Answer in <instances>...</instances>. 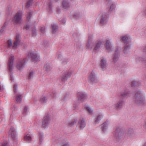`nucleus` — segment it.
Returning a JSON list of instances; mask_svg holds the SVG:
<instances>
[{
  "mask_svg": "<svg viewBox=\"0 0 146 146\" xmlns=\"http://www.w3.org/2000/svg\"><path fill=\"white\" fill-rule=\"evenodd\" d=\"M131 87H135L139 85L140 82L135 81H133L131 82Z\"/></svg>",
  "mask_w": 146,
  "mask_h": 146,
  "instance_id": "25",
  "label": "nucleus"
},
{
  "mask_svg": "<svg viewBox=\"0 0 146 146\" xmlns=\"http://www.w3.org/2000/svg\"><path fill=\"white\" fill-rule=\"evenodd\" d=\"M11 136L13 139H15L16 136L15 129L13 127H11L10 130Z\"/></svg>",
  "mask_w": 146,
  "mask_h": 146,
  "instance_id": "20",
  "label": "nucleus"
},
{
  "mask_svg": "<svg viewBox=\"0 0 146 146\" xmlns=\"http://www.w3.org/2000/svg\"><path fill=\"white\" fill-rule=\"evenodd\" d=\"M20 36L19 34L17 35L15 38V41L20 42Z\"/></svg>",
  "mask_w": 146,
  "mask_h": 146,
  "instance_id": "48",
  "label": "nucleus"
},
{
  "mask_svg": "<svg viewBox=\"0 0 146 146\" xmlns=\"http://www.w3.org/2000/svg\"><path fill=\"white\" fill-rule=\"evenodd\" d=\"M30 56L32 62L36 63L40 60V57L35 52H31L30 53Z\"/></svg>",
  "mask_w": 146,
  "mask_h": 146,
  "instance_id": "9",
  "label": "nucleus"
},
{
  "mask_svg": "<svg viewBox=\"0 0 146 146\" xmlns=\"http://www.w3.org/2000/svg\"><path fill=\"white\" fill-rule=\"evenodd\" d=\"M142 146H146V143H145Z\"/></svg>",
  "mask_w": 146,
  "mask_h": 146,
  "instance_id": "62",
  "label": "nucleus"
},
{
  "mask_svg": "<svg viewBox=\"0 0 146 146\" xmlns=\"http://www.w3.org/2000/svg\"><path fill=\"white\" fill-rule=\"evenodd\" d=\"M49 8L50 11L52 10V6L50 4L49 5Z\"/></svg>",
  "mask_w": 146,
  "mask_h": 146,
  "instance_id": "58",
  "label": "nucleus"
},
{
  "mask_svg": "<svg viewBox=\"0 0 146 146\" xmlns=\"http://www.w3.org/2000/svg\"><path fill=\"white\" fill-rule=\"evenodd\" d=\"M60 21L62 24H64L65 23L66 21L65 19H62Z\"/></svg>",
  "mask_w": 146,
  "mask_h": 146,
  "instance_id": "54",
  "label": "nucleus"
},
{
  "mask_svg": "<svg viewBox=\"0 0 146 146\" xmlns=\"http://www.w3.org/2000/svg\"><path fill=\"white\" fill-rule=\"evenodd\" d=\"M93 44H91L89 43V40H88V43L86 44V48L88 49H92L93 48Z\"/></svg>",
  "mask_w": 146,
  "mask_h": 146,
  "instance_id": "37",
  "label": "nucleus"
},
{
  "mask_svg": "<svg viewBox=\"0 0 146 146\" xmlns=\"http://www.w3.org/2000/svg\"><path fill=\"white\" fill-rule=\"evenodd\" d=\"M117 67H119L120 68H121L125 67V65L121 62H118V65H116Z\"/></svg>",
  "mask_w": 146,
  "mask_h": 146,
  "instance_id": "41",
  "label": "nucleus"
},
{
  "mask_svg": "<svg viewBox=\"0 0 146 146\" xmlns=\"http://www.w3.org/2000/svg\"><path fill=\"white\" fill-rule=\"evenodd\" d=\"M7 24L6 23H4L3 26L2 27L1 29L0 30V34L2 33L4 31L6 27Z\"/></svg>",
  "mask_w": 146,
  "mask_h": 146,
  "instance_id": "35",
  "label": "nucleus"
},
{
  "mask_svg": "<svg viewBox=\"0 0 146 146\" xmlns=\"http://www.w3.org/2000/svg\"><path fill=\"white\" fill-rule=\"evenodd\" d=\"M19 42L17 41H15L14 42L13 45V48H16L17 47L18 43Z\"/></svg>",
  "mask_w": 146,
  "mask_h": 146,
  "instance_id": "47",
  "label": "nucleus"
},
{
  "mask_svg": "<svg viewBox=\"0 0 146 146\" xmlns=\"http://www.w3.org/2000/svg\"><path fill=\"white\" fill-rule=\"evenodd\" d=\"M72 73L71 71H66L63 72L62 75L61 76V80L62 82H64L67 80L69 78Z\"/></svg>",
  "mask_w": 146,
  "mask_h": 146,
  "instance_id": "6",
  "label": "nucleus"
},
{
  "mask_svg": "<svg viewBox=\"0 0 146 146\" xmlns=\"http://www.w3.org/2000/svg\"><path fill=\"white\" fill-rule=\"evenodd\" d=\"M56 57L59 59L61 60L62 58V55L61 53L60 52H58L56 55Z\"/></svg>",
  "mask_w": 146,
  "mask_h": 146,
  "instance_id": "43",
  "label": "nucleus"
},
{
  "mask_svg": "<svg viewBox=\"0 0 146 146\" xmlns=\"http://www.w3.org/2000/svg\"><path fill=\"white\" fill-rule=\"evenodd\" d=\"M11 81H13V78L11 76Z\"/></svg>",
  "mask_w": 146,
  "mask_h": 146,
  "instance_id": "61",
  "label": "nucleus"
},
{
  "mask_svg": "<svg viewBox=\"0 0 146 146\" xmlns=\"http://www.w3.org/2000/svg\"><path fill=\"white\" fill-rule=\"evenodd\" d=\"M131 92L127 89L122 90L119 96V100L111 107L117 110L122 109L125 104V101L123 99L127 98L130 96Z\"/></svg>",
  "mask_w": 146,
  "mask_h": 146,
  "instance_id": "1",
  "label": "nucleus"
},
{
  "mask_svg": "<svg viewBox=\"0 0 146 146\" xmlns=\"http://www.w3.org/2000/svg\"><path fill=\"white\" fill-rule=\"evenodd\" d=\"M9 143L7 142H6L2 143L0 146H9Z\"/></svg>",
  "mask_w": 146,
  "mask_h": 146,
  "instance_id": "49",
  "label": "nucleus"
},
{
  "mask_svg": "<svg viewBox=\"0 0 146 146\" xmlns=\"http://www.w3.org/2000/svg\"><path fill=\"white\" fill-rule=\"evenodd\" d=\"M142 16L146 17V10L141 12Z\"/></svg>",
  "mask_w": 146,
  "mask_h": 146,
  "instance_id": "53",
  "label": "nucleus"
},
{
  "mask_svg": "<svg viewBox=\"0 0 146 146\" xmlns=\"http://www.w3.org/2000/svg\"><path fill=\"white\" fill-rule=\"evenodd\" d=\"M88 79L90 81L93 83H96L98 82L96 74L93 71H92L91 73L89 76Z\"/></svg>",
  "mask_w": 146,
  "mask_h": 146,
  "instance_id": "12",
  "label": "nucleus"
},
{
  "mask_svg": "<svg viewBox=\"0 0 146 146\" xmlns=\"http://www.w3.org/2000/svg\"><path fill=\"white\" fill-rule=\"evenodd\" d=\"M77 96L78 100L82 102L86 100L87 98L86 95L84 92H78L77 93Z\"/></svg>",
  "mask_w": 146,
  "mask_h": 146,
  "instance_id": "10",
  "label": "nucleus"
},
{
  "mask_svg": "<svg viewBox=\"0 0 146 146\" xmlns=\"http://www.w3.org/2000/svg\"><path fill=\"white\" fill-rule=\"evenodd\" d=\"M60 146H70L69 144L68 143H63Z\"/></svg>",
  "mask_w": 146,
  "mask_h": 146,
  "instance_id": "55",
  "label": "nucleus"
},
{
  "mask_svg": "<svg viewBox=\"0 0 146 146\" xmlns=\"http://www.w3.org/2000/svg\"><path fill=\"white\" fill-rule=\"evenodd\" d=\"M17 84H15L13 86V89H14V92L15 93H16L17 92Z\"/></svg>",
  "mask_w": 146,
  "mask_h": 146,
  "instance_id": "50",
  "label": "nucleus"
},
{
  "mask_svg": "<svg viewBox=\"0 0 146 146\" xmlns=\"http://www.w3.org/2000/svg\"><path fill=\"white\" fill-rule=\"evenodd\" d=\"M120 51L117 49L115 50L114 53L113 55V62L114 63H116L118 60L120 56Z\"/></svg>",
  "mask_w": 146,
  "mask_h": 146,
  "instance_id": "13",
  "label": "nucleus"
},
{
  "mask_svg": "<svg viewBox=\"0 0 146 146\" xmlns=\"http://www.w3.org/2000/svg\"><path fill=\"white\" fill-rule=\"evenodd\" d=\"M25 140L28 143H30L31 141V137L30 134H27L24 137Z\"/></svg>",
  "mask_w": 146,
  "mask_h": 146,
  "instance_id": "27",
  "label": "nucleus"
},
{
  "mask_svg": "<svg viewBox=\"0 0 146 146\" xmlns=\"http://www.w3.org/2000/svg\"><path fill=\"white\" fill-rule=\"evenodd\" d=\"M144 80H146V76H145V77L144 78Z\"/></svg>",
  "mask_w": 146,
  "mask_h": 146,
  "instance_id": "63",
  "label": "nucleus"
},
{
  "mask_svg": "<svg viewBox=\"0 0 146 146\" xmlns=\"http://www.w3.org/2000/svg\"><path fill=\"white\" fill-rule=\"evenodd\" d=\"M103 117L102 115H99L96 118L94 123L95 124L99 123L101 119Z\"/></svg>",
  "mask_w": 146,
  "mask_h": 146,
  "instance_id": "28",
  "label": "nucleus"
},
{
  "mask_svg": "<svg viewBox=\"0 0 146 146\" xmlns=\"http://www.w3.org/2000/svg\"><path fill=\"white\" fill-rule=\"evenodd\" d=\"M7 48H10L12 45V42L11 40H8L7 41Z\"/></svg>",
  "mask_w": 146,
  "mask_h": 146,
  "instance_id": "44",
  "label": "nucleus"
},
{
  "mask_svg": "<svg viewBox=\"0 0 146 146\" xmlns=\"http://www.w3.org/2000/svg\"><path fill=\"white\" fill-rule=\"evenodd\" d=\"M1 86H0V91H1Z\"/></svg>",
  "mask_w": 146,
  "mask_h": 146,
  "instance_id": "64",
  "label": "nucleus"
},
{
  "mask_svg": "<svg viewBox=\"0 0 146 146\" xmlns=\"http://www.w3.org/2000/svg\"><path fill=\"white\" fill-rule=\"evenodd\" d=\"M127 135L129 137H133L135 135L134 130L132 129H129L127 133Z\"/></svg>",
  "mask_w": 146,
  "mask_h": 146,
  "instance_id": "23",
  "label": "nucleus"
},
{
  "mask_svg": "<svg viewBox=\"0 0 146 146\" xmlns=\"http://www.w3.org/2000/svg\"><path fill=\"white\" fill-rule=\"evenodd\" d=\"M104 42H103L101 40H98L96 41L95 43V47L94 49L95 50H97L100 48L102 45L104 43Z\"/></svg>",
  "mask_w": 146,
  "mask_h": 146,
  "instance_id": "18",
  "label": "nucleus"
},
{
  "mask_svg": "<svg viewBox=\"0 0 146 146\" xmlns=\"http://www.w3.org/2000/svg\"><path fill=\"white\" fill-rule=\"evenodd\" d=\"M14 60V57L13 56H11L9 59V63L8 64L9 70V71L12 74L13 66Z\"/></svg>",
  "mask_w": 146,
  "mask_h": 146,
  "instance_id": "16",
  "label": "nucleus"
},
{
  "mask_svg": "<svg viewBox=\"0 0 146 146\" xmlns=\"http://www.w3.org/2000/svg\"><path fill=\"white\" fill-rule=\"evenodd\" d=\"M33 1V0H29L27 2L26 7L27 8H29L30 6L31 5Z\"/></svg>",
  "mask_w": 146,
  "mask_h": 146,
  "instance_id": "33",
  "label": "nucleus"
},
{
  "mask_svg": "<svg viewBox=\"0 0 146 146\" xmlns=\"http://www.w3.org/2000/svg\"><path fill=\"white\" fill-rule=\"evenodd\" d=\"M106 1L108 2V5H110L111 2V0H105Z\"/></svg>",
  "mask_w": 146,
  "mask_h": 146,
  "instance_id": "57",
  "label": "nucleus"
},
{
  "mask_svg": "<svg viewBox=\"0 0 146 146\" xmlns=\"http://www.w3.org/2000/svg\"><path fill=\"white\" fill-rule=\"evenodd\" d=\"M133 99L135 103L138 105L142 104L144 103V100L142 97V93L139 90L136 92Z\"/></svg>",
  "mask_w": 146,
  "mask_h": 146,
  "instance_id": "4",
  "label": "nucleus"
},
{
  "mask_svg": "<svg viewBox=\"0 0 146 146\" xmlns=\"http://www.w3.org/2000/svg\"><path fill=\"white\" fill-rule=\"evenodd\" d=\"M52 67L49 64L47 63L44 66V69L45 71L47 72H49L52 69Z\"/></svg>",
  "mask_w": 146,
  "mask_h": 146,
  "instance_id": "24",
  "label": "nucleus"
},
{
  "mask_svg": "<svg viewBox=\"0 0 146 146\" xmlns=\"http://www.w3.org/2000/svg\"><path fill=\"white\" fill-rule=\"evenodd\" d=\"M107 64L106 59L103 57H101L100 60V65L103 70H104L106 69Z\"/></svg>",
  "mask_w": 146,
  "mask_h": 146,
  "instance_id": "14",
  "label": "nucleus"
},
{
  "mask_svg": "<svg viewBox=\"0 0 146 146\" xmlns=\"http://www.w3.org/2000/svg\"><path fill=\"white\" fill-rule=\"evenodd\" d=\"M77 119V118H75L73 120L70 121L68 123L69 126L70 127H72L76 124Z\"/></svg>",
  "mask_w": 146,
  "mask_h": 146,
  "instance_id": "26",
  "label": "nucleus"
},
{
  "mask_svg": "<svg viewBox=\"0 0 146 146\" xmlns=\"http://www.w3.org/2000/svg\"><path fill=\"white\" fill-rule=\"evenodd\" d=\"M22 19V15L19 12L17 13L13 19L14 23L16 24L21 23Z\"/></svg>",
  "mask_w": 146,
  "mask_h": 146,
  "instance_id": "11",
  "label": "nucleus"
},
{
  "mask_svg": "<svg viewBox=\"0 0 146 146\" xmlns=\"http://www.w3.org/2000/svg\"><path fill=\"white\" fill-rule=\"evenodd\" d=\"M46 97L42 96L40 98V101L42 103H44L46 102Z\"/></svg>",
  "mask_w": 146,
  "mask_h": 146,
  "instance_id": "34",
  "label": "nucleus"
},
{
  "mask_svg": "<svg viewBox=\"0 0 146 146\" xmlns=\"http://www.w3.org/2000/svg\"><path fill=\"white\" fill-rule=\"evenodd\" d=\"M50 96H52L53 98H55L56 96V93L55 91H53L50 94Z\"/></svg>",
  "mask_w": 146,
  "mask_h": 146,
  "instance_id": "45",
  "label": "nucleus"
},
{
  "mask_svg": "<svg viewBox=\"0 0 146 146\" xmlns=\"http://www.w3.org/2000/svg\"><path fill=\"white\" fill-rule=\"evenodd\" d=\"M125 133L120 127L116 128L113 133L114 139L119 142L123 139L125 137Z\"/></svg>",
  "mask_w": 146,
  "mask_h": 146,
  "instance_id": "3",
  "label": "nucleus"
},
{
  "mask_svg": "<svg viewBox=\"0 0 146 146\" xmlns=\"http://www.w3.org/2000/svg\"><path fill=\"white\" fill-rule=\"evenodd\" d=\"M30 28V26L29 25H25L24 27V29H26V30H29Z\"/></svg>",
  "mask_w": 146,
  "mask_h": 146,
  "instance_id": "51",
  "label": "nucleus"
},
{
  "mask_svg": "<svg viewBox=\"0 0 146 146\" xmlns=\"http://www.w3.org/2000/svg\"><path fill=\"white\" fill-rule=\"evenodd\" d=\"M50 118L49 115H47L44 116L42 120V126L45 128L48 127L49 124Z\"/></svg>",
  "mask_w": 146,
  "mask_h": 146,
  "instance_id": "7",
  "label": "nucleus"
},
{
  "mask_svg": "<svg viewBox=\"0 0 146 146\" xmlns=\"http://www.w3.org/2000/svg\"><path fill=\"white\" fill-rule=\"evenodd\" d=\"M70 6V5L68 0H64L63 1L62 7L64 11L68 9Z\"/></svg>",
  "mask_w": 146,
  "mask_h": 146,
  "instance_id": "15",
  "label": "nucleus"
},
{
  "mask_svg": "<svg viewBox=\"0 0 146 146\" xmlns=\"http://www.w3.org/2000/svg\"><path fill=\"white\" fill-rule=\"evenodd\" d=\"M44 30H45V29H44V27H41L40 30H41V32L44 33Z\"/></svg>",
  "mask_w": 146,
  "mask_h": 146,
  "instance_id": "56",
  "label": "nucleus"
},
{
  "mask_svg": "<svg viewBox=\"0 0 146 146\" xmlns=\"http://www.w3.org/2000/svg\"><path fill=\"white\" fill-rule=\"evenodd\" d=\"M115 7V4L112 3L110 6V9H108V13H110Z\"/></svg>",
  "mask_w": 146,
  "mask_h": 146,
  "instance_id": "32",
  "label": "nucleus"
},
{
  "mask_svg": "<svg viewBox=\"0 0 146 146\" xmlns=\"http://www.w3.org/2000/svg\"><path fill=\"white\" fill-rule=\"evenodd\" d=\"M120 40L123 43L124 46L123 47V51L124 53L127 54L129 52L131 48V40L130 37L127 35H125L120 37Z\"/></svg>",
  "mask_w": 146,
  "mask_h": 146,
  "instance_id": "2",
  "label": "nucleus"
},
{
  "mask_svg": "<svg viewBox=\"0 0 146 146\" xmlns=\"http://www.w3.org/2000/svg\"><path fill=\"white\" fill-rule=\"evenodd\" d=\"M43 135L40 133H39V141L40 144H41V142L42 140V138Z\"/></svg>",
  "mask_w": 146,
  "mask_h": 146,
  "instance_id": "46",
  "label": "nucleus"
},
{
  "mask_svg": "<svg viewBox=\"0 0 146 146\" xmlns=\"http://www.w3.org/2000/svg\"><path fill=\"white\" fill-rule=\"evenodd\" d=\"M108 13H104L100 15V17L99 24L101 25H104L106 24L108 21Z\"/></svg>",
  "mask_w": 146,
  "mask_h": 146,
  "instance_id": "5",
  "label": "nucleus"
},
{
  "mask_svg": "<svg viewBox=\"0 0 146 146\" xmlns=\"http://www.w3.org/2000/svg\"><path fill=\"white\" fill-rule=\"evenodd\" d=\"M34 74V72L33 71H31L29 73L28 76L29 80H31L33 78Z\"/></svg>",
  "mask_w": 146,
  "mask_h": 146,
  "instance_id": "40",
  "label": "nucleus"
},
{
  "mask_svg": "<svg viewBox=\"0 0 146 146\" xmlns=\"http://www.w3.org/2000/svg\"><path fill=\"white\" fill-rule=\"evenodd\" d=\"M32 11H30L27 14V19L28 21H29L32 16Z\"/></svg>",
  "mask_w": 146,
  "mask_h": 146,
  "instance_id": "36",
  "label": "nucleus"
},
{
  "mask_svg": "<svg viewBox=\"0 0 146 146\" xmlns=\"http://www.w3.org/2000/svg\"><path fill=\"white\" fill-rule=\"evenodd\" d=\"M28 60V58H26L20 61L17 64V68L19 70H21L24 68L25 62L26 61H27Z\"/></svg>",
  "mask_w": 146,
  "mask_h": 146,
  "instance_id": "8",
  "label": "nucleus"
},
{
  "mask_svg": "<svg viewBox=\"0 0 146 146\" xmlns=\"http://www.w3.org/2000/svg\"><path fill=\"white\" fill-rule=\"evenodd\" d=\"M85 108L90 114H92L93 111L89 107L85 106Z\"/></svg>",
  "mask_w": 146,
  "mask_h": 146,
  "instance_id": "38",
  "label": "nucleus"
},
{
  "mask_svg": "<svg viewBox=\"0 0 146 146\" xmlns=\"http://www.w3.org/2000/svg\"><path fill=\"white\" fill-rule=\"evenodd\" d=\"M101 126L102 130L104 132H105L108 128V124L106 122H105L102 124Z\"/></svg>",
  "mask_w": 146,
  "mask_h": 146,
  "instance_id": "22",
  "label": "nucleus"
},
{
  "mask_svg": "<svg viewBox=\"0 0 146 146\" xmlns=\"http://www.w3.org/2000/svg\"><path fill=\"white\" fill-rule=\"evenodd\" d=\"M74 107L75 108V109H76L77 108L78 106L76 105H75L74 104Z\"/></svg>",
  "mask_w": 146,
  "mask_h": 146,
  "instance_id": "60",
  "label": "nucleus"
},
{
  "mask_svg": "<svg viewBox=\"0 0 146 146\" xmlns=\"http://www.w3.org/2000/svg\"><path fill=\"white\" fill-rule=\"evenodd\" d=\"M86 125V123L83 118H81L79 119L78 125L80 127V129H83Z\"/></svg>",
  "mask_w": 146,
  "mask_h": 146,
  "instance_id": "17",
  "label": "nucleus"
},
{
  "mask_svg": "<svg viewBox=\"0 0 146 146\" xmlns=\"http://www.w3.org/2000/svg\"><path fill=\"white\" fill-rule=\"evenodd\" d=\"M80 34L77 31L74 32L73 34V37L76 39H78L80 36Z\"/></svg>",
  "mask_w": 146,
  "mask_h": 146,
  "instance_id": "31",
  "label": "nucleus"
},
{
  "mask_svg": "<svg viewBox=\"0 0 146 146\" xmlns=\"http://www.w3.org/2000/svg\"><path fill=\"white\" fill-rule=\"evenodd\" d=\"M106 49L110 52L113 49L109 40H108L106 41Z\"/></svg>",
  "mask_w": 146,
  "mask_h": 146,
  "instance_id": "19",
  "label": "nucleus"
},
{
  "mask_svg": "<svg viewBox=\"0 0 146 146\" xmlns=\"http://www.w3.org/2000/svg\"><path fill=\"white\" fill-rule=\"evenodd\" d=\"M52 33L53 34H55L58 29V25L56 24H53L51 25Z\"/></svg>",
  "mask_w": 146,
  "mask_h": 146,
  "instance_id": "21",
  "label": "nucleus"
},
{
  "mask_svg": "<svg viewBox=\"0 0 146 146\" xmlns=\"http://www.w3.org/2000/svg\"><path fill=\"white\" fill-rule=\"evenodd\" d=\"M22 95L17 94L16 96V100L17 102H21L22 100Z\"/></svg>",
  "mask_w": 146,
  "mask_h": 146,
  "instance_id": "30",
  "label": "nucleus"
},
{
  "mask_svg": "<svg viewBox=\"0 0 146 146\" xmlns=\"http://www.w3.org/2000/svg\"><path fill=\"white\" fill-rule=\"evenodd\" d=\"M12 109L13 111H16L17 110V106L15 105H14Z\"/></svg>",
  "mask_w": 146,
  "mask_h": 146,
  "instance_id": "52",
  "label": "nucleus"
},
{
  "mask_svg": "<svg viewBox=\"0 0 146 146\" xmlns=\"http://www.w3.org/2000/svg\"><path fill=\"white\" fill-rule=\"evenodd\" d=\"M80 17V14L78 13H75L73 15V18L75 19H78Z\"/></svg>",
  "mask_w": 146,
  "mask_h": 146,
  "instance_id": "39",
  "label": "nucleus"
},
{
  "mask_svg": "<svg viewBox=\"0 0 146 146\" xmlns=\"http://www.w3.org/2000/svg\"><path fill=\"white\" fill-rule=\"evenodd\" d=\"M28 107L27 106H25L23 112V114L26 115L27 114L28 112Z\"/></svg>",
  "mask_w": 146,
  "mask_h": 146,
  "instance_id": "42",
  "label": "nucleus"
},
{
  "mask_svg": "<svg viewBox=\"0 0 146 146\" xmlns=\"http://www.w3.org/2000/svg\"><path fill=\"white\" fill-rule=\"evenodd\" d=\"M56 11H57V12L58 13H60V9H59L58 8H57V9Z\"/></svg>",
  "mask_w": 146,
  "mask_h": 146,
  "instance_id": "59",
  "label": "nucleus"
},
{
  "mask_svg": "<svg viewBox=\"0 0 146 146\" xmlns=\"http://www.w3.org/2000/svg\"><path fill=\"white\" fill-rule=\"evenodd\" d=\"M37 32L35 27L33 28L32 31V37H35L37 35Z\"/></svg>",
  "mask_w": 146,
  "mask_h": 146,
  "instance_id": "29",
  "label": "nucleus"
}]
</instances>
